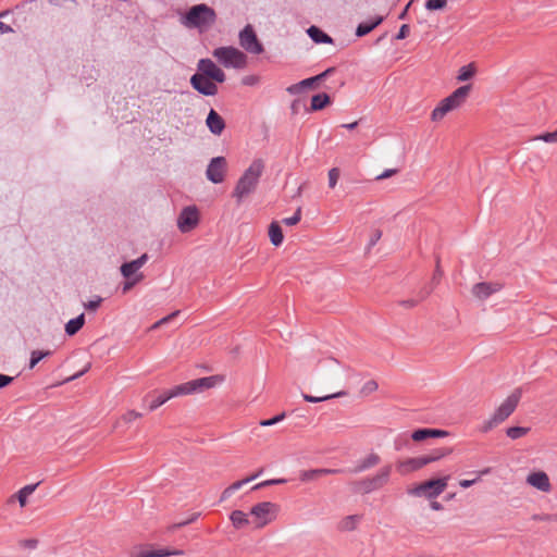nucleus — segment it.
<instances>
[{"mask_svg": "<svg viewBox=\"0 0 557 557\" xmlns=\"http://www.w3.org/2000/svg\"><path fill=\"white\" fill-rule=\"evenodd\" d=\"M451 112L444 100H441L437 107L431 113V120L434 122L442 121L447 113Z\"/></svg>", "mask_w": 557, "mask_h": 557, "instance_id": "nucleus-36", "label": "nucleus"}, {"mask_svg": "<svg viewBox=\"0 0 557 557\" xmlns=\"http://www.w3.org/2000/svg\"><path fill=\"white\" fill-rule=\"evenodd\" d=\"M226 169V159L224 157H215L208 164L206 176L210 182L220 184L225 178Z\"/></svg>", "mask_w": 557, "mask_h": 557, "instance_id": "nucleus-12", "label": "nucleus"}, {"mask_svg": "<svg viewBox=\"0 0 557 557\" xmlns=\"http://www.w3.org/2000/svg\"><path fill=\"white\" fill-rule=\"evenodd\" d=\"M502 288L503 284L498 282H481L473 285L472 294L476 299L485 300L493 294L499 292Z\"/></svg>", "mask_w": 557, "mask_h": 557, "instance_id": "nucleus-17", "label": "nucleus"}, {"mask_svg": "<svg viewBox=\"0 0 557 557\" xmlns=\"http://www.w3.org/2000/svg\"><path fill=\"white\" fill-rule=\"evenodd\" d=\"M200 513L199 512H195L193 513L188 519L182 521V522H178V523H175L171 527L172 530L174 529H177V528H182V527H185L187 524H190L193 523L194 521H196L198 518H199Z\"/></svg>", "mask_w": 557, "mask_h": 557, "instance_id": "nucleus-49", "label": "nucleus"}, {"mask_svg": "<svg viewBox=\"0 0 557 557\" xmlns=\"http://www.w3.org/2000/svg\"><path fill=\"white\" fill-rule=\"evenodd\" d=\"M447 5V0H426L425 8L430 11L442 10Z\"/></svg>", "mask_w": 557, "mask_h": 557, "instance_id": "nucleus-42", "label": "nucleus"}, {"mask_svg": "<svg viewBox=\"0 0 557 557\" xmlns=\"http://www.w3.org/2000/svg\"><path fill=\"white\" fill-rule=\"evenodd\" d=\"M212 55L224 67L244 69L247 65V55L232 46L216 48Z\"/></svg>", "mask_w": 557, "mask_h": 557, "instance_id": "nucleus-6", "label": "nucleus"}, {"mask_svg": "<svg viewBox=\"0 0 557 557\" xmlns=\"http://www.w3.org/2000/svg\"><path fill=\"white\" fill-rule=\"evenodd\" d=\"M230 519L233 523V525L236 528V529H242L244 527H246L247 524H249L251 521L248 519V516L247 513H245L244 511L242 510H234L231 516H230Z\"/></svg>", "mask_w": 557, "mask_h": 557, "instance_id": "nucleus-34", "label": "nucleus"}, {"mask_svg": "<svg viewBox=\"0 0 557 557\" xmlns=\"http://www.w3.org/2000/svg\"><path fill=\"white\" fill-rule=\"evenodd\" d=\"M522 397V388H515L510 395L496 408L494 413L480 426L482 433H487L507 420L516 410Z\"/></svg>", "mask_w": 557, "mask_h": 557, "instance_id": "nucleus-3", "label": "nucleus"}, {"mask_svg": "<svg viewBox=\"0 0 557 557\" xmlns=\"http://www.w3.org/2000/svg\"><path fill=\"white\" fill-rule=\"evenodd\" d=\"M433 292L432 286H424L414 298L401 300L399 304L406 308H413L425 300Z\"/></svg>", "mask_w": 557, "mask_h": 557, "instance_id": "nucleus-26", "label": "nucleus"}, {"mask_svg": "<svg viewBox=\"0 0 557 557\" xmlns=\"http://www.w3.org/2000/svg\"><path fill=\"white\" fill-rule=\"evenodd\" d=\"M21 545L26 547V548H30V549H34L37 547L38 545V541L35 540V539H28V540H24L21 542Z\"/></svg>", "mask_w": 557, "mask_h": 557, "instance_id": "nucleus-55", "label": "nucleus"}, {"mask_svg": "<svg viewBox=\"0 0 557 557\" xmlns=\"http://www.w3.org/2000/svg\"><path fill=\"white\" fill-rule=\"evenodd\" d=\"M314 83H318V79L315 76L306 78V79L299 82L302 89L311 87Z\"/></svg>", "mask_w": 557, "mask_h": 557, "instance_id": "nucleus-56", "label": "nucleus"}, {"mask_svg": "<svg viewBox=\"0 0 557 557\" xmlns=\"http://www.w3.org/2000/svg\"><path fill=\"white\" fill-rule=\"evenodd\" d=\"M318 364L325 374L331 375L336 371L338 362L336 359L327 357L321 359Z\"/></svg>", "mask_w": 557, "mask_h": 557, "instance_id": "nucleus-37", "label": "nucleus"}, {"mask_svg": "<svg viewBox=\"0 0 557 557\" xmlns=\"http://www.w3.org/2000/svg\"><path fill=\"white\" fill-rule=\"evenodd\" d=\"M262 472V470H260L258 473L249 476V478H246L244 480H239V481H236L234 483H232L230 486H227L221 494V500H225L227 499L228 497H231L233 495V493L237 490H239L243 485L247 484L248 482L255 480L256 478H258L260 475V473Z\"/></svg>", "mask_w": 557, "mask_h": 557, "instance_id": "nucleus-28", "label": "nucleus"}, {"mask_svg": "<svg viewBox=\"0 0 557 557\" xmlns=\"http://www.w3.org/2000/svg\"><path fill=\"white\" fill-rule=\"evenodd\" d=\"M383 16H375L369 21L360 23L356 29V35L358 37L366 36L367 34L372 32L376 26H379L383 22Z\"/></svg>", "mask_w": 557, "mask_h": 557, "instance_id": "nucleus-27", "label": "nucleus"}, {"mask_svg": "<svg viewBox=\"0 0 557 557\" xmlns=\"http://www.w3.org/2000/svg\"><path fill=\"white\" fill-rule=\"evenodd\" d=\"M216 21L215 11L207 4H197L182 18V23L188 28H198L200 32L208 30Z\"/></svg>", "mask_w": 557, "mask_h": 557, "instance_id": "nucleus-4", "label": "nucleus"}, {"mask_svg": "<svg viewBox=\"0 0 557 557\" xmlns=\"http://www.w3.org/2000/svg\"><path fill=\"white\" fill-rule=\"evenodd\" d=\"M287 92L292 94V95H295V94H298L302 90L301 86L299 83L297 84H294V85H290L289 87H287Z\"/></svg>", "mask_w": 557, "mask_h": 557, "instance_id": "nucleus-61", "label": "nucleus"}, {"mask_svg": "<svg viewBox=\"0 0 557 557\" xmlns=\"http://www.w3.org/2000/svg\"><path fill=\"white\" fill-rule=\"evenodd\" d=\"M40 360H42L41 350L32 351L30 360H29V369H34Z\"/></svg>", "mask_w": 557, "mask_h": 557, "instance_id": "nucleus-50", "label": "nucleus"}, {"mask_svg": "<svg viewBox=\"0 0 557 557\" xmlns=\"http://www.w3.org/2000/svg\"><path fill=\"white\" fill-rule=\"evenodd\" d=\"M222 379L218 375L207 376L196 379L183 384H180L169 391H164L160 395H158L149 405V409L151 411L156 410L168 400L173 397L189 395L198 392H202L209 388L214 387L218 383H220Z\"/></svg>", "mask_w": 557, "mask_h": 557, "instance_id": "nucleus-1", "label": "nucleus"}, {"mask_svg": "<svg viewBox=\"0 0 557 557\" xmlns=\"http://www.w3.org/2000/svg\"><path fill=\"white\" fill-rule=\"evenodd\" d=\"M269 238H270V242L272 243V245H274L276 247L282 245V243L284 240V235H283V231H282V227L280 226L278 222L273 221L269 225Z\"/></svg>", "mask_w": 557, "mask_h": 557, "instance_id": "nucleus-30", "label": "nucleus"}, {"mask_svg": "<svg viewBox=\"0 0 557 557\" xmlns=\"http://www.w3.org/2000/svg\"><path fill=\"white\" fill-rule=\"evenodd\" d=\"M216 82L212 81L200 73H196L190 77V85L195 90L203 96H215L218 94Z\"/></svg>", "mask_w": 557, "mask_h": 557, "instance_id": "nucleus-13", "label": "nucleus"}, {"mask_svg": "<svg viewBox=\"0 0 557 557\" xmlns=\"http://www.w3.org/2000/svg\"><path fill=\"white\" fill-rule=\"evenodd\" d=\"M341 172L338 168H333L329 171V187L334 188L338 182Z\"/></svg>", "mask_w": 557, "mask_h": 557, "instance_id": "nucleus-44", "label": "nucleus"}, {"mask_svg": "<svg viewBox=\"0 0 557 557\" xmlns=\"http://www.w3.org/2000/svg\"><path fill=\"white\" fill-rule=\"evenodd\" d=\"M37 486H38V483L25 485L20 491H17L15 494L11 495L7 500V504L13 505L15 502H18V504L22 508L25 507L27 505V498L35 492Z\"/></svg>", "mask_w": 557, "mask_h": 557, "instance_id": "nucleus-19", "label": "nucleus"}, {"mask_svg": "<svg viewBox=\"0 0 557 557\" xmlns=\"http://www.w3.org/2000/svg\"><path fill=\"white\" fill-rule=\"evenodd\" d=\"M250 515L255 528H263L276 518L277 505L271 502L259 503L251 508Z\"/></svg>", "mask_w": 557, "mask_h": 557, "instance_id": "nucleus-7", "label": "nucleus"}, {"mask_svg": "<svg viewBox=\"0 0 557 557\" xmlns=\"http://www.w3.org/2000/svg\"><path fill=\"white\" fill-rule=\"evenodd\" d=\"M101 300V298H98L97 300H90L84 306L87 310H96L100 306Z\"/></svg>", "mask_w": 557, "mask_h": 557, "instance_id": "nucleus-57", "label": "nucleus"}, {"mask_svg": "<svg viewBox=\"0 0 557 557\" xmlns=\"http://www.w3.org/2000/svg\"><path fill=\"white\" fill-rule=\"evenodd\" d=\"M239 44L249 53L260 54L263 52V46L249 24L239 33Z\"/></svg>", "mask_w": 557, "mask_h": 557, "instance_id": "nucleus-9", "label": "nucleus"}, {"mask_svg": "<svg viewBox=\"0 0 557 557\" xmlns=\"http://www.w3.org/2000/svg\"><path fill=\"white\" fill-rule=\"evenodd\" d=\"M361 515L346 516L337 523V530L341 532L355 531L358 528L359 523L361 522Z\"/></svg>", "mask_w": 557, "mask_h": 557, "instance_id": "nucleus-25", "label": "nucleus"}, {"mask_svg": "<svg viewBox=\"0 0 557 557\" xmlns=\"http://www.w3.org/2000/svg\"><path fill=\"white\" fill-rule=\"evenodd\" d=\"M90 368H91V363H90V362H88V363L86 364V367H85L82 371H79V372H77V373L73 374V375H72V376H70V377H67L64 382H71V381H74V380H76V379L81 377V376H82V375H84L86 372H88V371L90 370Z\"/></svg>", "mask_w": 557, "mask_h": 557, "instance_id": "nucleus-51", "label": "nucleus"}, {"mask_svg": "<svg viewBox=\"0 0 557 557\" xmlns=\"http://www.w3.org/2000/svg\"><path fill=\"white\" fill-rule=\"evenodd\" d=\"M307 33L310 36V38L317 44H331L333 41L327 34L322 32L317 26L309 27Z\"/></svg>", "mask_w": 557, "mask_h": 557, "instance_id": "nucleus-32", "label": "nucleus"}, {"mask_svg": "<svg viewBox=\"0 0 557 557\" xmlns=\"http://www.w3.org/2000/svg\"><path fill=\"white\" fill-rule=\"evenodd\" d=\"M530 432V428L510 426L506 430V435L511 440H518L525 436Z\"/></svg>", "mask_w": 557, "mask_h": 557, "instance_id": "nucleus-38", "label": "nucleus"}, {"mask_svg": "<svg viewBox=\"0 0 557 557\" xmlns=\"http://www.w3.org/2000/svg\"><path fill=\"white\" fill-rule=\"evenodd\" d=\"M342 470L339 469H311V470H304L300 472V480L302 482L308 481H314L320 479L321 476L329 475V474H336L339 473Z\"/></svg>", "mask_w": 557, "mask_h": 557, "instance_id": "nucleus-23", "label": "nucleus"}, {"mask_svg": "<svg viewBox=\"0 0 557 557\" xmlns=\"http://www.w3.org/2000/svg\"><path fill=\"white\" fill-rule=\"evenodd\" d=\"M410 28L409 25L404 24L400 26L398 34L396 35V39H405L409 35Z\"/></svg>", "mask_w": 557, "mask_h": 557, "instance_id": "nucleus-52", "label": "nucleus"}, {"mask_svg": "<svg viewBox=\"0 0 557 557\" xmlns=\"http://www.w3.org/2000/svg\"><path fill=\"white\" fill-rule=\"evenodd\" d=\"M334 71H335L334 67H329L321 74L317 75L315 77H317L318 82H321V81L325 79L326 77H329L332 73H334Z\"/></svg>", "mask_w": 557, "mask_h": 557, "instance_id": "nucleus-59", "label": "nucleus"}, {"mask_svg": "<svg viewBox=\"0 0 557 557\" xmlns=\"http://www.w3.org/2000/svg\"><path fill=\"white\" fill-rule=\"evenodd\" d=\"M13 381L12 376L0 374V388L5 387Z\"/></svg>", "mask_w": 557, "mask_h": 557, "instance_id": "nucleus-60", "label": "nucleus"}, {"mask_svg": "<svg viewBox=\"0 0 557 557\" xmlns=\"http://www.w3.org/2000/svg\"><path fill=\"white\" fill-rule=\"evenodd\" d=\"M364 388L369 392H373V391H376L377 389V383L375 381H369L366 385H364Z\"/></svg>", "mask_w": 557, "mask_h": 557, "instance_id": "nucleus-64", "label": "nucleus"}, {"mask_svg": "<svg viewBox=\"0 0 557 557\" xmlns=\"http://www.w3.org/2000/svg\"><path fill=\"white\" fill-rule=\"evenodd\" d=\"M476 73V67L474 63H469L459 69L457 81L458 82H467L471 79Z\"/></svg>", "mask_w": 557, "mask_h": 557, "instance_id": "nucleus-35", "label": "nucleus"}, {"mask_svg": "<svg viewBox=\"0 0 557 557\" xmlns=\"http://www.w3.org/2000/svg\"><path fill=\"white\" fill-rule=\"evenodd\" d=\"M450 453H451V449H449V448H436V449L432 450L431 453L421 456L422 460H423V465L425 467L432 462L438 461L442 458L448 456Z\"/></svg>", "mask_w": 557, "mask_h": 557, "instance_id": "nucleus-29", "label": "nucleus"}, {"mask_svg": "<svg viewBox=\"0 0 557 557\" xmlns=\"http://www.w3.org/2000/svg\"><path fill=\"white\" fill-rule=\"evenodd\" d=\"M199 223V212L195 206L186 207L177 218V227L182 233L193 231Z\"/></svg>", "mask_w": 557, "mask_h": 557, "instance_id": "nucleus-11", "label": "nucleus"}, {"mask_svg": "<svg viewBox=\"0 0 557 557\" xmlns=\"http://www.w3.org/2000/svg\"><path fill=\"white\" fill-rule=\"evenodd\" d=\"M330 102H331V98L327 94H325V92L318 94L311 98V108L310 109L312 111H319V110L324 109L327 104H330Z\"/></svg>", "mask_w": 557, "mask_h": 557, "instance_id": "nucleus-33", "label": "nucleus"}, {"mask_svg": "<svg viewBox=\"0 0 557 557\" xmlns=\"http://www.w3.org/2000/svg\"><path fill=\"white\" fill-rule=\"evenodd\" d=\"M525 482L530 486L543 493H549L552 491L549 476L542 470L530 472L525 479Z\"/></svg>", "mask_w": 557, "mask_h": 557, "instance_id": "nucleus-15", "label": "nucleus"}, {"mask_svg": "<svg viewBox=\"0 0 557 557\" xmlns=\"http://www.w3.org/2000/svg\"><path fill=\"white\" fill-rule=\"evenodd\" d=\"M183 554L184 552L180 549H153L151 545H137L131 549L129 557H169L181 556Z\"/></svg>", "mask_w": 557, "mask_h": 557, "instance_id": "nucleus-10", "label": "nucleus"}, {"mask_svg": "<svg viewBox=\"0 0 557 557\" xmlns=\"http://www.w3.org/2000/svg\"><path fill=\"white\" fill-rule=\"evenodd\" d=\"M397 172H398L397 169L385 170L382 174L376 176V181H383L385 178H388V177L395 175Z\"/></svg>", "mask_w": 557, "mask_h": 557, "instance_id": "nucleus-53", "label": "nucleus"}, {"mask_svg": "<svg viewBox=\"0 0 557 557\" xmlns=\"http://www.w3.org/2000/svg\"><path fill=\"white\" fill-rule=\"evenodd\" d=\"M143 414L138 411H135V410H128L126 411L121 418L120 420L116 422V425L120 423V422H124V423H132L133 421H135L136 419H139L141 418Z\"/></svg>", "mask_w": 557, "mask_h": 557, "instance_id": "nucleus-41", "label": "nucleus"}, {"mask_svg": "<svg viewBox=\"0 0 557 557\" xmlns=\"http://www.w3.org/2000/svg\"><path fill=\"white\" fill-rule=\"evenodd\" d=\"M490 472H491V468H485L480 471H475L473 473L476 474V478L471 479V480H460L459 485L462 488H468V487L474 485L480 480L481 476L487 475Z\"/></svg>", "mask_w": 557, "mask_h": 557, "instance_id": "nucleus-39", "label": "nucleus"}, {"mask_svg": "<svg viewBox=\"0 0 557 557\" xmlns=\"http://www.w3.org/2000/svg\"><path fill=\"white\" fill-rule=\"evenodd\" d=\"M381 462V457L377 453L371 451L361 458L356 467L352 469L354 473L364 472L376 467Z\"/></svg>", "mask_w": 557, "mask_h": 557, "instance_id": "nucleus-20", "label": "nucleus"}, {"mask_svg": "<svg viewBox=\"0 0 557 557\" xmlns=\"http://www.w3.org/2000/svg\"><path fill=\"white\" fill-rule=\"evenodd\" d=\"M264 171V162L262 159H255L248 169L243 173L236 183L232 196L240 203L249 195H251L258 186L259 180Z\"/></svg>", "mask_w": 557, "mask_h": 557, "instance_id": "nucleus-2", "label": "nucleus"}, {"mask_svg": "<svg viewBox=\"0 0 557 557\" xmlns=\"http://www.w3.org/2000/svg\"><path fill=\"white\" fill-rule=\"evenodd\" d=\"M286 480L285 479H272V480H267V481H263L261 483H258L256 484L252 490H259L263 486H269V485H275V484H283L285 483Z\"/></svg>", "mask_w": 557, "mask_h": 557, "instance_id": "nucleus-47", "label": "nucleus"}, {"mask_svg": "<svg viewBox=\"0 0 557 557\" xmlns=\"http://www.w3.org/2000/svg\"><path fill=\"white\" fill-rule=\"evenodd\" d=\"M259 82L257 76H246L243 81L245 85H255Z\"/></svg>", "mask_w": 557, "mask_h": 557, "instance_id": "nucleus-62", "label": "nucleus"}, {"mask_svg": "<svg viewBox=\"0 0 557 557\" xmlns=\"http://www.w3.org/2000/svg\"><path fill=\"white\" fill-rule=\"evenodd\" d=\"M143 278V275H138L132 281H127L123 286V293L128 292L135 284H137Z\"/></svg>", "mask_w": 557, "mask_h": 557, "instance_id": "nucleus-54", "label": "nucleus"}, {"mask_svg": "<svg viewBox=\"0 0 557 557\" xmlns=\"http://www.w3.org/2000/svg\"><path fill=\"white\" fill-rule=\"evenodd\" d=\"M423 467L424 465L421 456L399 460L396 463V469L401 475H406Z\"/></svg>", "mask_w": 557, "mask_h": 557, "instance_id": "nucleus-18", "label": "nucleus"}, {"mask_svg": "<svg viewBox=\"0 0 557 557\" xmlns=\"http://www.w3.org/2000/svg\"><path fill=\"white\" fill-rule=\"evenodd\" d=\"M301 220V207H298L295 214L290 218L283 219V223L288 226H294L298 224Z\"/></svg>", "mask_w": 557, "mask_h": 557, "instance_id": "nucleus-43", "label": "nucleus"}, {"mask_svg": "<svg viewBox=\"0 0 557 557\" xmlns=\"http://www.w3.org/2000/svg\"><path fill=\"white\" fill-rule=\"evenodd\" d=\"M448 480L449 476L447 475L444 478L432 479L422 482L416 487H413L410 491V494L419 497L423 496L429 499L435 498L446 490Z\"/></svg>", "mask_w": 557, "mask_h": 557, "instance_id": "nucleus-8", "label": "nucleus"}, {"mask_svg": "<svg viewBox=\"0 0 557 557\" xmlns=\"http://www.w3.org/2000/svg\"><path fill=\"white\" fill-rule=\"evenodd\" d=\"M392 474V466L385 465L373 475L362 478L352 483L354 490L360 494H370L388 484Z\"/></svg>", "mask_w": 557, "mask_h": 557, "instance_id": "nucleus-5", "label": "nucleus"}, {"mask_svg": "<svg viewBox=\"0 0 557 557\" xmlns=\"http://www.w3.org/2000/svg\"><path fill=\"white\" fill-rule=\"evenodd\" d=\"M443 276V270L440 265V259L436 260L435 270L432 276V284L437 285Z\"/></svg>", "mask_w": 557, "mask_h": 557, "instance_id": "nucleus-48", "label": "nucleus"}, {"mask_svg": "<svg viewBox=\"0 0 557 557\" xmlns=\"http://www.w3.org/2000/svg\"><path fill=\"white\" fill-rule=\"evenodd\" d=\"M345 394H346L345 392H338V393H335V394H332V395H325V396H322V397H315V396H311V395H308V394H304L302 397L308 403H320V401H324V400H327V399H331V398H334V397L344 396Z\"/></svg>", "mask_w": 557, "mask_h": 557, "instance_id": "nucleus-40", "label": "nucleus"}, {"mask_svg": "<svg viewBox=\"0 0 557 557\" xmlns=\"http://www.w3.org/2000/svg\"><path fill=\"white\" fill-rule=\"evenodd\" d=\"M471 88V85L460 86L448 97L443 99L450 111L460 108L466 102L467 98L470 95Z\"/></svg>", "mask_w": 557, "mask_h": 557, "instance_id": "nucleus-16", "label": "nucleus"}, {"mask_svg": "<svg viewBox=\"0 0 557 557\" xmlns=\"http://www.w3.org/2000/svg\"><path fill=\"white\" fill-rule=\"evenodd\" d=\"M448 435L447 431L436 429H418L411 434L414 442L424 441L430 437H445Z\"/></svg>", "mask_w": 557, "mask_h": 557, "instance_id": "nucleus-24", "label": "nucleus"}, {"mask_svg": "<svg viewBox=\"0 0 557 557\" xmlns=\"http://www.w3.org/2000/svg\"><path fill=\"white\" fill-rule=\"evenodd\" d=\"M284 418H285V413L283 412L281 414H277V416L271 418V419L261 420L259 424L261 426H272V425L281 422Z\"/></svg>", "mask_w": 557, "mask_h": 557, "instance_id": "nucleus-45", "label": "nucleus"}, {"mask_svg": "<svg viewBox=\"0 0 557 557\" xmlns=\"http://www.w3.org/2000/svg\"><path fill=\"white\" fill-rule=\"evenodd\" d=\"M148 260V255L144 253L136 260L123 263L121 267V273L124 277L131 278Z\"/></svg>", "mask_w": 557, "mask_h": 557, "instance_id": "nucleus-22", "label": "nucleus"}, {"mask_svg": "<svg viewBox=\"0 0 557 557\" xmlns=\"http://www.w3.org/2000/svg\"><path fill=\"white\" fill-rule=\"evenodd\" d=\"M85 324V314L82 313L78 317L71 319L65 324V332L67 335L73 336L75 335Z\"/></svg>", "mask_w": 557, "mask_h": 557, "instance_id": "nucleus-31", "label": "nucleus"}, {"mask_svg": "<svg viewBox=\"0 0 557 557\" xmlns=\"http://www.w3.org/2000/svg\"><path fill=\"white\" fill-rule=\"evenodd\" d=\"M178 313H180V311H174V312H172L171 314H169V315H166V317H164V318L160 319L159 321H160V323L163 325V324H165V323L170 322V321H171L173 318H175Z\"/></svg>", "mask_w": 557, "mask_h": 557, "instance_id": "nucleus-63", "label": "nucleus"}, {"mask_svg": "<svg viewBox=\"0 0 557 557\" xmlns=\"http://www.w3.org/2000/svg\"><path fill=\"white\" fill-rule=\"evenodd\" d=\"M198 73L210 77L216 83H224L225 73L210 59H201L197 64Z\"/></svg>", "mask_w": 557, "mask_h": 557, "instance_id": "nucleus-14", "label": "nucleus"}, {"mask_svg": "<svg viewBox=\"0 0 557 557\" xmlns=\"http://www.w3.org/2000/svg\"><path fill=\"white\" fill-rule=\"evenodd\" d=\"M206 124L210 132L214 135H221L225 128V122L222 116L213 109L210 110Z\"/></svg>", "mask_w": 557, "mask_h": 557, "instance_id": "nucleus-21", "label": "nucleus"}, {"mask_svg": "<svg viewBox=\"0 0 557 557\" xmlns=\"http://www.w3.org/2000/svg\"><path fill=\"white\" fill-rule=\"evenodd\" d=\"M534 139L543 140L545 143H557V131L553 133H544L542 135L536 136Z\"/></svg>", "mask_w": 557, "mask_h": 557, "instance_id": "nucleus-46", "label": "nucleus"}, {"mask_svg": "<svg viewBox=\"0 0 557 557\" xmlns=\"http://www.w3.org/2000/svg\"><path fill=\"white\" fill-rule=\"evenodd\" d=\"M334 71H335L334 67H329L321 74L317 75L315 77H317L318 82H321V81L325 79L326 77H329L332 73H334Z\"/></svg>", "mask_w": 557, "mask_h": 557, "instance_id": "nucleus-58", "label": "nucleus"}]
</instances>
